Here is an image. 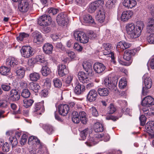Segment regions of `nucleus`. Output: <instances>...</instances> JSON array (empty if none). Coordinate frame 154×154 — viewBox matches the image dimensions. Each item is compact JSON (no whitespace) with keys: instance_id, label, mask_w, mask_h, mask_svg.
I'll return each mask as SVG.
<instances>
[{"instance_id":"47","label":"nucleus","mask_w":154,"mask_h":154,"mask_svg":"<svg viewBox=\"0 0 154 154\" xmlns=\"http://www.w3.org/2000/svg\"><path fill=\"white\" fill-rule=\"evenodd\" d=\"M83 32L75 30V31L72 33L73 35L74 36L75 39L78 41L79 40V38L82 35V33Z\"/></svg>"},{"instance_id":"50","label":"nucleus","mask_w":154,"mask_h":154,"mask_svg":"<svg viewBox=\"0 0 154 154\" xmlns=\"http://www.w3.org/2000/svg\"><path fill=\"white\" fill-rule=\"evenodd\" d=\"M58 11V10L57 9L54 8H51L48 9V13L51 16L56 14Z\"/></svg>"},{"instance_id":"2","label":"nucleus","mask_w":154,"mask_h":154,"mask_svg":"<svg viewBox=\"0 0 154 154\" xmlns=\"http://www.w3.org/2000/svg\"><path fill=\"white\" fill-rule=\"evenodd\" d=\"M29 143L32 144V149H29V152L30 154H36L37 145H42L40 140L36 137L29 136Z\"/></svg>"},{"instance_id":"38","label":"nucleus","mask_w":154,"mask_h":154,"mask_svg":"<svg viewBox=\"0 0 154 154\" xmlns=\"http://www.w3.org/2000/svg\"><path fill=\"white\" fill-rule=\"evenodd\" d=\"M39 74L37 72H34L29 74V79L32 81H37L40 78Z\"/></svg>"},{"instance_id":"49","label":"nucleus","mask_w":154,"mask_h":154,"mask_svg":"<svg viewBox=\"0 0 154 154\" xmlns=\"http://www.w3.org/2000/svg\"><path fill=\"white\" fill-rule=\"evenodd\" d=\"M116 2V0H109L107 2L106 5L107 7L110 9L114 7Z\"/></svg>"},{"instance_id":"10","label":"nucleus","mask_w":154,"mask_h":154,"mask_svg":"<svg viewBox=\"0 0 154 154\" xmlns=\"http://www.w3.org/2000/svg\"><path fill=\"white\" fill-rule=\"evenodd\" d=\"M32 36L34 38L33 42L37 44L42 43L43 41L42 35L40 33L37 31L34 32L32 34Z\"/></svg>"},{"instance_id":"54","label":"nucleus","mask_w":154,"mask_h":154,"mask_svg":"<svg viewBox=\"0 0 154 154\" xmlns=\"http://www.w3.org/2000/svg\"><path fill=\"white\" fill-rule=\"evenodd\" d=\"M21 96L24 98H29V90L28 89H24L22 90Z\"/></svg>"},{"instance_id":"34","label":"nucleus","mask_w":154,"mask_h":154,"mask_svg":"<svg viewBox=\"0 0 154 154\" xmlns=\"http://www.w3.org/2000/svg\"><path fill=\"white\" fill-rule=\"evenodd\" d=\"M82 66L85 71L89 73L92 70V66L91 63L89 62L83 63Z\"/></svg>"},{"instance_id":"6","label":"nucleus","mask_w":154,"mask_h":154,"mask_svg":"<svg viewBox=\"0 0 154 154\" xmlns=\"http://www.w3.org/2000/svg\"><path fill=\"white\" fill-rule=\"evenodd\" d=\"M137 51L136 49H128L125 51L123 55V58L127 61H129L128 65H130L132 62V58L135 54Z\"/></svg>"},{"instance_id":"63","label":"nucleus","mask_w":154,"mask_h":154,"mask_svg":"<svg viewBox=\"0 0 154 154\" xmlns=\"http://www.w3.org/2000/svg\"><path fill=\"white\" fill-rule=\"evenodd\" d=\"M106 119L107 120H111L113 121H115L118 119L119 118L116 116H114L112 115H109L107 116L106 117Z\"/></svg>"},{"instance_id":"64","label":"nucleus","mask_w":154,"mask_h":154,"mask_svg":"<svg viewBox=\"0 0 154 154\" xmlns=\"http://www.w3.org/2000/svg\"><path fill=\"white\" fill-rule=\"evenodd\" d=\"M90 110L92 112V115L94 116L97 117L98 116V112L95 107H92Z\"/></svg>"},{"instance_id":"31","label":"nucleus","mask_w":154,"mask_h":154,"mask_svg":"<svg viewBox=\"0 0 154 154\" xmlns=\"http://www.w3.org/2000/svg\"><path fill=\"white\" fill-rule=\"evenodd\" d=\"M79 115L81 122L83 124H86L88 121L86 113L84 111H81L79 112Z\"/></svg>"},{"instance_id":"61","label":"nucleus","mask_w":154,"mask_h":154,"mask_svg":"<svg viewBox=\"0 0 154 154\" xmlns=\"http://www.w3.org/2000/svg\"><path fill=\"white\" fill-rule=\"evenodd\" d=\"M127 85V81L122 79L119 82V86L120 88H124Z\"/></svg>"},{"instance_id":"45","label":"nucleus","mask_w":154,"mask_h":154,"mask_svg":"<svg viewBox=\"0 0 154 154\" xmlns=\"http://www.w3.org/2000/svg\"><path fill=\"white\" fill-rule=\"evenodd\" d=\"M96 5L99 10L101 8H103V6H104V3L103 0H98L93 2Z\"/></svg>"},{"instance_id":"28","label":"nucleus","mask_w":154,"mask_h":154,"mask_svg":"<svg viewBox=\"0 0 154 154\" xmlns=\"http://www.w3.org/2000/svg\"><path fill=\"white\" fill-rule=\"evenodd\" d=\"M146 130L149 132H154V121L148 122L145 125Z\"/></svg>"},{"instance_id":"62","label":"nucleus","mask_w":154,"mask_h":154,"mask_svg":"<svg viewBox=\"0 0 154 154\" xmlns=\"http://www.w3.org/2000/svg\"><path fill=\"white\" fill-rule=\"evenodd\" d=\"M74 48L78 51H82L83 48L78 43H75L74 44Z\"/></svg>"},{"instance_id":"20","label":"nucleus","mask_w":154,"mask_h":154,"mask_svg":"<svg viewBox=\"0 0 154 154\" xmlns=\"http://www.w3.org/2000/svg\"><path fill=\"white\" fill-rule=\"evenodd\" d=\"M133 15V12L131 11H124L123 12L121 16V20L126 22Z\"/></svg>"},{"instance_id":"14","label":"nucleus","mask_w":154,"mask_h":154,"mask_svg":"<svg viewBox=\"0 0 154 154\" xmlns=\"http://www.w3.org/2000/svg\"><path fill=\"white\" fill-rule=\"evenodd\" d=\"M141 104L144 106H149L153 105L154 104V99L151 96H147L143 99Z\"/></svg>"},{"instance_id":"27","label":"nucleus","mask_w":154,"mask_h":154,"mask_svg":"<svg viewBox=\"0 0 154 154\" xmlns=\"http://www.w3.org/2000/svg\"><path fill=\"white\" fill-rule=\"evenodd\" d=\"M97 92L98 94L101 96H108L109 91L108 89L105 88H99L97 89Z\"/></svg>"},{"instance_id":"8","label":"nucleus","mask_w":154,"mask_h":154,"mask_svg":"<svg viewBox=\"0 0 154 154\" xmlns=\"http://www.w3.org/2000/svg\"><path fill=\"white\" fill-rule=\"evenodd\" d=\"M106 68L105 66L103 63L97 62L93 65V69L96 73L98 74L102 73Z\"/></svg>"},{"instance_id":"19","label":"nucleus","mask_w":154,"mask_h":154,"mask_svg":"<svg viewBox=\"0 0 154 154\" xmlns=\"http://www.w3.org/2000/svg\"><path fill=\"white\" fill-rule=\"evenodd\" d=\"M84 22L88 25H93L95 24L94 19L92 16L89 14H87L83 17Z\"/></svg>"},{"instance_id":"25","label":"nucleus","mask_w":154,"mask_h":154,"mask_svg":"<svg viewBox=\"0 0 154 154\" xmlns=\"http://www.w3.org/2000/svg\"><path fill=\"white\" fill-rule=\"evenodd\" d=\"M48 63H47L45 65L42 66L41 73L44 76H47L51 72L50 69L48 67Z\"/></svg>"},{"instance_id":"29","label":"nucleus","mask_w":154,"mask_h":154,"mask_svg":"<svg viewBox=\"0 0 154 154\" xmlns=\"http://www.w3.org/2000/svg\"><path fill=\"white\" fill-rule=\"evenodd\" d=\"M72 119L73 122L75 123H78L80 121L79 113L75 111H73L72 113Z\"/></svg>"},{"instance_id":"42","label":"nucleus","mask_w":154,"mask_h":154,"mask_svg":"<svg viewBox=\"0 0 154 154\" xmlns=\"http://www.w3.org/2000/svg\"><path fill=\"white\" fill-rule=\"evenodd\" d=\"M53 82L54 87L56 88H60L62 85V82L61 80L58 78L54 79Z\"/></svg>"},{"instance_id":"41","label":"nucleus","mask_w":154,"mask_h":154,"mask_svg":"<svg viewBox=\"0 0 154 154\" xmlns=\"http://www.w3.org/2000/svg\"><path fill=\"white\" fill-rule=\"evenodd\" d=\"M82 35L79 38L78 41L82 43H86L88 42L89 37L87 36L86 34L83 32L82 33Z\"/></svg>"},{"instance_id":"1","label":"nucleus","mask_w":154,"mask_h":154,"mask_svg":"<svg viewBox=\"0 0 154 154\" xmlns=\"http://www.w3.org/2000/svg\"><path fill=\"white\" fill-rule=\"evenodd\" d=\"M128 36L131 38H136L140 36L135 25L133 23L128 24L126 26Z\"/></svg>"},{"instance_id":"56","label":"nucleus","mask_w":154,"mask_h":154,"mask_svg":"<svg viewBox=\"0 0 154 154\" xmlns=\"http://www.w3.org/2000/svg\"><path fill=\"white\" fill-rule=\"evenodd\" d=\"M57 22L58 23V25L60 26H66L67 24V18H65V19H62L60 21H57Z\"/></svg>"},{"instance_id":"23","label":"nucleus","mask_w":154,"mask_h":154,"mask_svg":"<svg viewBox=\"0 0 154 154\" xmlns=\"http://www.w3.org/2000/svg\"><path fill=\"white\" fill-rule=\"evenodd\" d=\"M123 4L124 6L128 8H132L135 6L137 2L135 0H124Z\"/></svg>"},{"instance_id":"30","label":"nucleus","mask_w":154,"mask_h":154,"mask_svg":"<svg viewBox=\"0 0 154 154\" xmlns=\"http://www.w3.org/2000/svg\"><path fill=\"white\" fill-rule=\"evenodd\" d=\"M143 79H144V82L145 87L147 89L150 88L152 85V81L151 78L149 77H145L143 76Z\"/></svg>"},{"instance_id":"32","label":"nucleus","mask_w":154,"mask_h":154,"mask_svg":"<svg viewBox=\"0 0 154 154\" xmlns=\"http://www.w3.org/2000/svg\"><path fill=\"white\" fill-rule=\"evenodd\" d=\"M28 46H23L21 49V52L22 56L28 58L29 57V48Z\"/></svg>"},{"instance_id":"17","label":"nucleus","mask_w":154,"mask_h":154,"mask_svg":"<svg viewBox=\"0 0 154 154\" xmlns=\"http://www.w3.org/2000/svg\"><path fill=\"white\" fill-rule=\"evenodd\" d=\"M97 92L94 89H91L89 91L87 98L89 102H93L96 100L98 96Z\"/></svg>"},{"instance_id":"4","label":"nucleus","mask_w":154,"mask_h":154,"mask_svg":"<svg viewBox=\"0 0 154 154\" xmlns=\"http://www.w3.org/2000/svg\"><path fill=\"white\" fill-rule=\"evenodd\" d=\"M52 21V19L50 16L45 14L38 18V23L40 26H48L51 24Z\"/></svg>"},{"instance_id":"35","label":"nucleus","mask_w":154,"mask_h":154,"mask_svg":"<svg viewBox=\"0 0 154 154\" xmlns=\"http://www.w3.org/2000/svg\"><path fill=\"white\" fill-rule=\"evenodd\" d=\"M10 67L5 66H2L0 68V73L2 75H8L10 72Z\"/></svg>"},{"instance_id":"59","label":"nucleus","mask_w":154,"mask_h":154,"mask_svg":"<svg viewBox=\"0 0 154 154\" xmlns=\"http://www.w3.org/2000/svg\"><path fill=\"white\" fill-rule=\"evenodd\" d=\"M10 146L9 144L7 142H5L2 147V149L4 152H8L9 150Z\"/></svg>"},{"instance_id":"21","label":"nucleus","mask_w":154,"mask_h":154,"mask_svg":"<svg viewBox=\"0 0 154 154\" xmlns=\"http://www.w3.org/2000/svg\"><path fill=\"white\" fill-rule=\"evenodd\" d=\"M75 85L74 92L76 94H80L85 91V86L81 84L79 82L77 81L75 82Z\"/></svg>"},{"instance_id":"26","label":"nucleus","mask_w":154,"mask_h":154,"mask_svg":"<svg viewBox=\"0 0 154 154\" xmlns=\"http://www.w3.org/2000/svg\"><path fill=\"white\" fill-rule=\"evenodd\" d=\"M40 86L38 84L36 83L31 82L29 83V89L31 90V92H33L37 93L40 89Z\"/></svg>"},{"instance_id":"12","label":"nucleus","mask_w":154,"mask_h":154,"mask_svg":"<svg viewBox=\"0 0 154 154\" xmlns=\"http://www.w3.org/2000/svg\"><path fill=\"white\" fill-rule=\"evenodd\" d=\"M105 11L104 8L100 9L97 12L96 20L100 23H103L105 18Z\"/></svg>"},{"instance_id":"53","label":"nucleus","mask_w":154,"mask_h":154,"mask_svg":"<svg viewBox=\"0 0 154 154\" xmlns=\"http://www.w3.org/2000/svg\"><path fill=\"white\" fill-rule=\"evenodd\" d=\"M147 40L150 44H154V33L151 34L147 37Z\"/></svg>"},{"instance_id":"40","label":"nucleus","mask_w":154,"mask_h":154,"mask_svg":"<svg viewBox=\"0 0 154 154\" xmlns=\"http://www.w3.org/2000/svg\"><path fill=\"white\" fill-rule=\"evenodd\" d=\"M9 141L12 148L16 146L18 143L17 138L14 136H11L9 138Z\"/></svg>"},{"instance_id":"46","label":"nucleus","mask_w":154,"mask_h":154,"mask_svg":"<svg viewBox=\"0 0 154 154\" xmlns=\"http://www.w3.org/2000/svg\"><path fill=\"white\" fill-rule=\"evenodd\" d=\"M25 71L21 67L18 68V69L16 71V73L20 78H23L25 75Z\"/></svg>"},{"instance_id":"33","label":"nucleus","mask_w":154,"mask_h":154,"mask_svg":"<svg viewBox=\"0 0 154 154\" xmlns=\"http://www.w3.org/2000/svg\"><path fill=\"white\" fill-rule=\"evenodd\" d=\"M103 129V125L99 122H97L94 125V129L96 132H102Z\"/></svg>"},{"instance_id":"36","label":"nucleus","mask_w":154,"mask_h":154,"mask_svg":"<svg viewBox=\"0 0 154 154\" xmlns=\"http://www.w3.org/2000/svg\"><path fill=\"white\" fill-rule=\"evenodd\" d=\"M144 26L143 22L142 21H138L137 23L136 27L138 32V34H139L140 36L141 34L142 30L143 29Z\"/></svg>"},{"instance_id":"16","label":"nucleus","mask_w":154,"mask_h":154,"mask_svg":"<svg viewBox=\"0 0 154 154\" xmlns=\"http://www.w3.org/2000/svg\"><path fill=\"white\" fill-rule=\"evenodd\" d=\"M58 69L57 73L60 77H63L66 75L68 72V69L65 65L63 64L59 65L58 66Z\"/></svg>"},{"instance_id":"5","label":"nucleus","mask_w":154,"mask_h":154,"mask_svg":"<svg viewBox=\"0 0 154 154\" xmlns=\"http://www.w3.org/2000/svg\"><path fill=\"white\" fill-rule=\"evenodd\" d=\"M36 62H39V64L41 66L45 65L48 63L47 60L45 59L43 55H39L36 57L35 58H32L29 60V63H30V66L32 68L34 67V64Z\"/></svg>"},{"instance_id":"57","label":"nucleus","mask_w":154,"mask_h":154,"mask_svg":"<svg viewBox=\"0 0 154 154\" xmlns=\"http://www.w3.org/2000/svg\"><path fill=\"white\" fill-rule=\"evenodd\" d=\"M116 110V108L113 104H110L109 107L108 112L109 114H112L114 113Z\"/></svg>"},{"instance_id":"37","label":"nucleus","mask_w":154,"mask_h":154,"mask_svg":"<svg viewBox=\"0 0 154 154\" xmlns=\"http://www.w3.org/2000/svg\"><path fill=\"white\" fill-rule=\"evenodd\" d=\"M43 128L49 134H52L54 131V130L52 126L50 125H43Z\"/></svg>"},{"instance_id":"60","label":"nucleus","mask_w":154,"mask_h":154,"mask_svg":"<svg viewBox=\"0 0 154 154\" xmlns=\"http://www.w3.org/2000/svg\"><path fill=\"white\" fill-rule=\"evenodd\" d=\"M146 119V117L144 115H142L140 116L139 118V119L140 120V124L141 126H143L145 125Z\"/></svg>"},{"instance_id":"13","label":"nucleus","mask_w":154,"mask_h":154,"mask_svg":"<svg viewBox=\"0 0 154 154\" xmlns=\"http://www.w3.org/2000/svg\"><path fill=\"white\" fill-rule=\"evenodd\" d=\"M79 80L83 84H87L89 82V78L88 75L83 71L79 72L78 74Z\"/></svg>"},{"instance_id":"9","label":"nucleus","mask_w":154,"mask_h":154,"mask_svg":"<svg viewBox=\"0 0 154 154\" xmlns=\"http://www.w3.org/2000/svg\"><path fill=\"white\" fill-rule=\"evenodd\" d=\"M58 112L59 114L63 116L67 115L69 111V107L67 104H60L58 106Z\"/></svg>"},{"instance_id":"3","label":"nucleus","mask_w":154,"mask_h":154,"mask_svg":"<svg viewBox=\"0 0 154 154\" xmlns=\"http://www.w3.org/2000/svg\"><path fill=\"white\" fill-rule=\"evenodd\" d=\"M115 78L109 76L105 78L104 81V84L105 86L110 90H116L117 84V81L114 80Z\"/></svg>"},{"instance_id":"55","label":"nucleus","mask_w":154,"mask_h":154,"mask_svg":"<svg viewBox=\"0 0 154 154\" xmlns=\"http://www.w3.org/2000/svg\"><path fill=\"white\" fill-rule=\"evenodd\" d=\"M66 14L64 13H61L58 14L57 17V21H60L62 19L66 18Z\"/></svg>"},{"instance_id":"51","label":"nucleus","mask_w":154,"mask_h":154,"mask_svg":"<svg viewBox=\"0 0 154 154\" xmlns=\"http://www.w3.org/2000/svg\"><path fill=\"white\" fill-rule=\"evenodd\" d=\"M88 129L87 128L81 132L80 136L82 140H84L86 138L88 133Z\"/></svg>"},{"instance_id":"58","label":"nucleus","mask_w":154,"mask_h":154,"mask_svg":"<svg viewBox=\"0 0 154 154\" xmlns=\"http://www.w3.org/2000/svg\"><path fill=\"white\" fill-rule=\"evenodd\" d=\"M27 138V136L25 134H23L22 136L21 140L20 141L21 145H24L26 142Z\"/></svg>"},{"instance_id":"48","label":"nucleus","mask_w":154,"mask_h":154,"mask_svg":"<svg viewBox=\"0 0 154 154\" xmlns=\"http://www.w3.org/2000/svg\"><path fill=\"white\" fill-rule=\"evenodd\" d=\"M123 42H118L116 46L117 50L119 53L123 52L125 50Z\"/></svg>"},{"instance_id":"15","label":"nucleus","mask_w":154,"mask_h":154,"mask_svg":"<svg viewBox=\"0 0 154 154\" xmlns=\"http://www.w3.org/2000/svg\"><path fill=\"white\" fill-rule=\"evenodd\" d=\"M17 60L14 57H9L6 60V64L9 67H16L18 64Z\"/></svg>"},{"instance_id":"22","label":"nucleus","mask_w":154,"mask_h":154,"mask_svg":"<svg viewBox=\"0 0 154 154\" xmlns=\"http://www.w3.org/2000/svg\"><path fill=\"white\" fill-rule=\"evenodd\" d=\"M20 4L22 11L26 12L28 11L29 9V0H21Z\"/></svg>"},{"instance_id":"24","label":"nucleus","mask_w":154,"mask_h":154,"mask_svg":"<svg viewBox=\"0 0 154 154\" xmlns=\"http://www.w3.org/2000/svg\"><path fill=\"white\" fill-rule=\"evenodd\" d=\"M44 51L46 54H50L52 53L53 47L51 44L45 43L43 47Z\"/></svg>"},{"instance_id":"39","label":"nucleus","mask_w":154,"mask_h":154,"mask_svg":"<svg viewBox=\"0 0 154 154\" xmlns=\"http://www.w3.org/2000/svg\"><path fill=\"white\" fill-rule=\"evenodd\" d=\"M29 36L28 33L23 32L20 33L18 36L17 37V39L18 41H23L26 39Z\"/></svg>"},{"instance_id":"18","label":"nucleus","mask_w":154,"mask_h":154,"mask_svg":"<svg viewBox=\"0 0 154 154\" xmlns=\"http://www.w3.org/2000/svg\"><path fill=\"white\" fill-rule=\"evenodd\" d=\"M39 110V112L37 113L39 115H41L42 112H44L45 111L43 103L39 102L35 104L34 107L33 112H35Z\"/></svg>"},{"instance_id":"52","label":"nucleus","mask_w":154,"mask_h":154,"mask_svg":"<svg viewBox=\"0 0 154 154\" xmlns=\"http://www.w3.org/2000/svg\"><path fill=\"white\" fill-rule=\"evenodd\" d=\"M142 111L146 116H151L153 114L151 110L150 109V110H149V108L147 107H143L142 109Z\"/></svg>"},{"instance_id":"7","label":"nucleus","mask_w":154,"mask_h":154,"mask_svg":"<svg viewBox=\"0 0 154 154\" xmlns=\"http://www.w3.org/2000/svg\"><path fill=\"white\" fill-rule=\"evenodd\" d=\"M103 47L105 49L103 52V54L106 55L111 54L112 62L115 63L116 62L114 60V56L111 50L112 48L111 44L109 43H104L103 45Z\"/></svg>"},{"instance_id":"11","label":"nucleus","mask_w":154,"mask_h":154,"mask_svg":"<svg viewBox=\"0 0 154 154\" xmlns=\"http://www.w3.org/2000/svg\"><path fill=\"white\" fill-rule=\"evenodd\" d=\"M9 98L12 101H17L19 100L20 95L18 91L16 89H11L9 92Z\"/></svg>"},{"instance_id":"44","label":"nucleus","mask_w":154,"mask_h":154,"mask_svg":"<svg viewBox=\"0 0 154 154\" xmlns=\"http://www.w3.org/2000/svg\"><path fill=\"white\" fill-rule=\"evenodd\" d=\"M1 87L3 90L5 91H8L11 89L10 83H4L2 84Z\"/></svg>"},{"instance_id":"43","label":"nucleus","mask_w":154,"mask_h":154,"mask_svg":"<svg viewBox=\"0 0 154 154\" xmlns=\"http://www.w3.org/2000/svg\"><path fill=\"white\" fill-rule=\"evenodd\" d=\"M98 8L94 2H93L89 5L88 11L90 13H93Z\"/></svg>"}]
</instances>
